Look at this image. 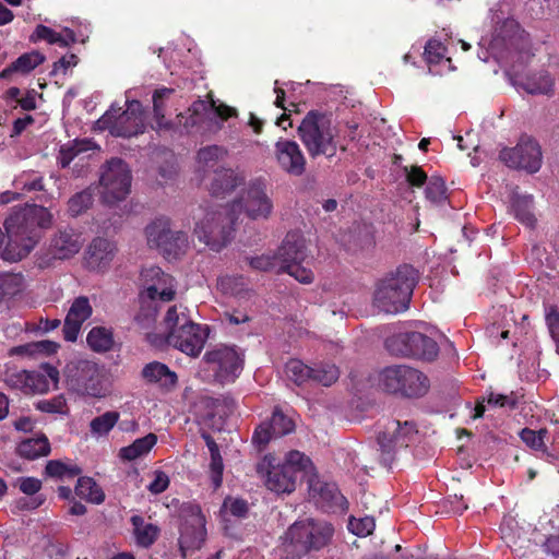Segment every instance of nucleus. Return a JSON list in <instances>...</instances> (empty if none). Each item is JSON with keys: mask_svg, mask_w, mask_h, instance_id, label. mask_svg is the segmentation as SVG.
Returning <instances> with one entry per match:
<instances>
[{"mask_svg": "<svg viewBox=\"0 0 559 559\" xmlns=\"http://www.w3.org/2000/svg\"><path fill=\"white\" fill-rule=\"evenodd\" d=\"M8 354L11 357H13V356L35 357L36 356L34 346H33V342L24 344V345L14 346L9 349Z\"/></svg>", "mask_w": 559, "mask_h": 559, "instance_id": "obj_64", "label": "nucleus"}, {"mask_svg": "<svg viewBox=\"0 0 559 559\" xmlns=\"http://www.w3.org/2000/svg\"><path fill=\"white\" fill-rule=\"evenodd\" d=\"M447 48L438 39H429L425 46L424 57L426 62L431 66L440 64L441 62H450V58H445Z\"/></svg>", "mask_w": 559, "mask_h": 559, "instance_id": "obj_43", "label": "nucleus"}, {"mask_svg": "<svg viewBox=\"0 0 559 559\" xmlns=\"http://www.w3.org/2000/svg\"><path fill=\"white\" fill-rule=\"evenodd\" d=\"M227 156V150L221 145H209L198 151L197 160L199 171L206 174L214 171V178L211 183V193L214 197L224 195L241 185L243 176L233 169L221 168L218 164Z\"/></svg>", "mask_w": 559, "mask_h": 559, "instance_id": "obj_8", "label": "nucleus"}, {"mask_svg": "<svg viewBox=\"0 0 559 559\" xmlns=\"http://www.w3.org/2000/svg\"><path fill=\"white\" fill-rule=\"evenodd\" d=\"M50 451V442L45 435L24 439L16 447L17 454L26 460H36L47 456Z\"/></svg>", "mask_w": 559, "mask_h": 559, "instance_id": "obj_30", "label": "nucleus"}, {"mask_svg": "<svg viewBox=\"0 0 559 559\" xmlns=\"http://www.w3.org/2000/svg\"><path fill=\"white\" fill-rule=\"evenodd\" d=\"M273 203L267 197L263 182H251L239 200L207 211L194 228V234L214 251L222 250L231 239L239 214L242 212L252 219L267 218Z\"/></svg>", "mask_w": 559, "mask_h": 559, "instance_id": "obj_1", "label": "nucleus"}, {"mask_svg": "<svg viewBox=\"0 0 559 559\" xmlns=\"http://www.w3.org/2000/svg\"><path fill=\"white\" fill-rule=\"evenodd\" d=\"M75 493L95 504H100L105 500V492L92 477H80L76 481Z\"/></svg>", "mask_w": 559, "mask_h": 559, "instance_id": "obj_34", "label": "nucleus"}, {"mask_svg": "<svg viewBox=\"0 0 559 559\" xmlns=\"http://www.w3.org/2000/svg\"><path fill=\"white\" fill-rule=\"evenodd\" d=\"M93 201L92 193L88 191H81L73 195L68 202V209L72 216L80 215L86 210Z\"/></svg>", "mask_w": 559, "mask_h": 559, "instance_id": "obj_52", "label": "nucleus"}, {"mask_svg": "<svg viewBox=\"0 0 559 559\" xmlns=\"http://www.w3.org/2000/svg\"><path fill=\"white\" fill-rule=\"evenodd\" d=\"M181 513L182 514H187V515H191L192 516V521L195 524H200L201 522H204V519H203V515H202V512H201V508L197 503H193V502L183 503L182 507H181Z\"/></svg>", "mask_w": 559, "mask_h": 559, "instance_id": "obj_60", "label": "nucleus"}, {"mask_svg": "<svg viewBox=\"0 0 559 559\" xmlns=\"http://www.w3.org/2000/svg\"><path fill=\"white\" fill-rule=\"evenodd\" d=\"M445 182L440 177H430L425 189L426 199L433 204H441L447 200Z\"/></svg>", "mask_w": 559, "mask_h": 559, "instance_id": "obj_44", "label": "nucleus"}, {"mask_svg": "<svg viewBox=\"0 0 559 559\" xmlns=\"http://www.w3.org/2000/svg\"><path fill=\"white\" fill-rule=\"evenodd\" d=\"M45 472L49 477L66 479L79 476L82 469L78 465H69L58 460H51L46 464Z\"/></svg>", "mask_w": 559, "mask_h": 559, "instance_id": "obj_41", "label": "nucleus"}, {"mask_svg": "<svg viewBox=\"0 0 559 559\" xmlns=\"http://www.w3.org/2000/svg\"><path fill=\"white\" fill-rule=\"evenodd\" d=\"M274 153L278 166L288 175L301 176L305 173L306 158L295 141L278 140L275 143Z\"/></svg>", "mask_w": 559, "mask_h": 559, "instance_id": "obj_21", "label": "nucleus"}, {"mask_svg": "<svg viewBox=\"0 0 559 559\" xmlns=\"http://www.w3.org/2000/svg\"><path fill=\"white\" fill-rule=\"evenodd\" d=\"M554 532L550 533L545 539L543 547L547 554H550L555 557L559 556V526L554 527Z\"/></svg>", "mask_w": 559, "mask_h": 559, "instance_id": "obj_59", "label": "nucleus"}, {"mask_svg": "<svg viewBox=\"0 0 559 559\" xmlns=\"http://www.w3.org/2000/svg\"><path fill=\"white\" fill-rule=\"evenodd\" d=\"M93 307L85 296L74 298L64 319L62 332L64 340L75 342L83 323L92 316Z\"/></svg>", "mask_w": 559, "mask_h": 559, "instance_id": "obj_24", "label": "nucleus"}, {"mask_svg": "<svg viewBox=\"0 0 559 559\" xmlns=\"http://www.w3.org/2000/svg\"><path fill=\"white\" fill-rule=\"evenodd\" d=\"M45 56L39 51H29L21 55L15 61L3 69L0 73L1 79H8L13 73L28 74L35 68L45 61Z\"/></svg>", "mask_w": 559, "mask_h": 559, "instance_id": "obj_29", "label": "nucleus"}, {"mask_svg": "<svg viewBox=\"0 0 559 559\" xmlns=\"http://www.w3.org/2000/svg\"><path fill=\"white\" fill-rule=\"evenodd\" d=\"M512 210L519 222L527 227H534L536 218L533 213L532 195H514L512 199Z\"/></svg>", "mask_w": 559, "mask_h": 559, "instance_id": "obj_35", "label": "nucleus"}, {"mask_svg": "<svg viewBox=\"0 0 559 559\" xmlns=\"http://www.w3.org/2000/svg\"><path fill=\"white\" fill-rule=\"evenodd\" d=\"M378 385L386 393L417 399L428 392L429 380L421 371L413 367L393 365L379 372Z\"/></svg>", "mask_w": 559, "mask_h": 559, "instance_id": "obj_7", "label": "nucleus"}, {"mask_svg": "<svg viewBox=\"0 0 559 559\" xmlns=\"http://www.w3.org/2000/svg\"><path fill=\"white\" fill-rule=\"evenodd\" d=\"M248 261H249L250 266L254 270L263 271V272L274 270L278 273H282V271H280V261H278L276 253L253 257V258L248 259Z\"/></svg>", "mask_w": 559, "mask_h": 559, "instance_id": "obj_49", "label": "nucleus"}, {"mask_svg": "<svg viewBox=\"0 0 559 559\" xmlns=\"http://www.w3.org/2000/svg\"><path fill=\"white\" fill-rule=\"evenodd\" d=\"M419 275L409 264H403L388 273L376 286L374 306L385 313L405 311L411 302Z\"/></svg>", "mask_w": 559, "mask_h": 559, "instance_id": "obj_3", "label": "nucleus"}, {"mask_svg": "<svg viewBox=\"0 0 559 559\" xmlns=\"http://www.w3.org/2000/svg\"><path fill=\"white\" fill-rule=\"evenodd\" d=\"M95 148L94 142L87 139L74 140L60 147L58 160L61 167H68L80 153Z\"/></svg>", "mask_w": 559, "mask_h": 559, "instance_id": "obj_36", "label": "nucleus"}, {"mask_svg": "<svg viewBox=\"0 0 559 559\" xmlns=\"http://www.w3.org/2000/svg\"><path fill=\"white\" fill-rule=\"evenodd\" d=\"M116 246L114 242L105 238H95L90 243L85 261L90 269L103 271L107 269L116 254Z\"/></svg>", "mask_w": 559, "mask_h": 559, "instance_id": "obj_26", "label": "nucleus"}, {"mask_svg": "<svg viewBox=\"0 0 559 559\" xmlns=\"http://www.w3.org/2000/svg\"><path fill=\"white\" fill-rule=\"evenodd\" d=\"M34 350L36 355L45 354L50 355L55 354L59 347L56 342L52 341H39L33 342Z\"/></svg>", "mask_w": 559, "mask_h": 559, "instance_id": "obj_61", "label": "nucleus"}, {"mask_svg": "<svg viewBox=\"0 0 559 559\" xmlns=\"http://www.w3.org/2000/svg\"><path fill=\"white\" fill-rule=\"evenodd\" d=\"M204 360L221 384L234 382L243 369L245 355L237 346L218 345L204 355Z\"/></svg>", "mask_w": 559, "mask_h": 559, "instance_id": "obj_11", "label": "nucleus"}, {"mask_svg": "<svg viewBox=\"0 0 559 559\" xmlns=\"http://www.w3.org/2000/svg\"><path fill=\"white\" fill-rule=\"evenodd\" d=\"M275 437H282L292 432L295 428L294 421L283 414L280 409H275L269 421Z\"/></svg>", "mask_w": 559, "mask_h": 559, "instance_id": "obj_45", "label": "nucleus"}, {"mask_svg": "<svg viewBox=\"0 0 559 559\" xmlns=\"http://www.w3.org/2000/svg\"><path fill=\"white\" fill-rule=\"evenodd\" d=\"M69 385L82 395L102 397L106 393L103 369L93 361L80 360L68 369Z\"/></svg>", "mask_w": 559, "mask_h": 559, "instance_id": "obj_15", "label": "nucleus"}, {"mask_svg": "<svg viewBox=\"0 0 559 559\" xmlns=\"http://www.w3.org/2000/svg\"><path fill=\"white\" fill-rule=\"evenodd\" d=\"M298 134L312 158L333 157L337 151L336 130L329 115L310 110L298 127Z\"/></svg>", "mask_w": 559, "mask_h": 559, "instance_id": "obj_6", "label": "nucleus"}, {"mask_svg": "<svg viewBox=\"0 0 559 559\" xmlns=\"http://www.w3.org/2000/svg\"><path fill=\"white\" fill-rule=\"evenodd\" d=\"M500 160L509 168L537 173L543 163L540 145L528 135H522L513 147H504L499 153Z\"/></svg>", "mask_w": 559, "mask_h": 559, "instance_id": "obj_14", "label": "nucleus"}, {"mask_svg": "<svg viewBox=\"0 0 559 559\" xmlns=\"http://www.w3.org/2000/svg\"><path fill=\"white\" fill-rule=\"evenodd\" d=\"M100 186L104 202L112 204L123 200L131 188V171L120 158L110 159L102 171Z\"/></svg>", "mask_w": 559, "mask_h": 559, "instance_id": "obj_16", "label": "nucleus"}, {"mask_svg": "<svg viewBox=\"0 0 559 559\" xmlns=\"http://www.w3.org/2000/svg\"><path fill=\"white\" fill-rule=\"evenodd\" d=\"M84 239L73 228L59 229L50 239L48 252L52 259L67 260L80 252Z\"/></svg>", "mask_w": 559, "mask_h": 559, "instance_id": "obj_23", "label": "nucleus"}, {"mask_svg": "<svg viewBox=\"0 0 559 559\" xmlns=\"http://www.w3.org/2000/svg\"><path fill=\"white\" fill-rule=\"evenodd\" d=\"M206 526H182L178 539L182 558L199 550L206 539Z\"/></svg>", "mask_w": 559, "mask_h": 559, "instance_id": "obj_27", "label": "nucleus"}, {"mask_svg": "<svg viewBox=\"0 0 559 559\" xmlns=\"http://www.w3.org/2000/svg\"><path fill=\"white\" fill-rule=\"evenodd\" d=\"M120 108L111 107L97 121L96 129L109 130L114 136L131 138L144 132V111L139 100H131L127 109L118 114Z\"/></svg>", "mask_w": 559, "mask_h": 559, "instance_id": "obj_10", "label": "nucleus"}, {"mask_svg": "<svg viewBox=\"0 0 559 559\" xmlns=\"http://www.w3.org/2000/svg\"><path fill=\"white\" fill-rule=\"evenodd\" d=\"M150 247L159 249L167 257H177L188 245L187 234L174 233L169 226V219L159 217L153 221L145 229Z\"/></svg>", "mask_w": 559, "mask_h": 559, "instance_id": "obj_17", "label": "nucleus"}, {"mask_svg": "<svg viewBox=\"0 0 559 559\" xmlns=\"http://www.w3.org/2000/svg\"><path fill=\"white\" fill-rule=\"evenodd\" d=\"M52 224L51 213L37 204L14 207L4 221L8 243L1 252L3 260L17 262L26 258L41 238V229Z\"/></svg>", "mask_w": 559, "mask_h": 559, "instance_id": "obj_2", "label": "nucleus"}, {"mask_svg": "<svg viewBox=\"0 0 559 559\" xmlns=\"http://www.w3.org/2000/svg\"><path fill=\"white\" fill-rule=\"evenodd\" d=\"M312 367L305 365L299 359H290L285 365V373L287 378L298 386L311 383Z\"/></svg>", "mask_w": 559, "mask_h": 559, "instance_id": "obj_38", "label": "nucleus"}, {"mask_svg": "<svg viewBox=\"0 0 559 559\" xmlns=\"http://www.w3.org/2000/svg\"><path fill=\"white\" fill-rule=\"evenodd\" d=\"M14 185L23 191H40L44 189L43 178L35 173L23 174L15 179Z\"/></svg>", "mask_w": 559, "mask_h": 559, "instance_id": "obj_51", "label": "nucleus"}, {"mask_svg": "<svg viewBox=\"0 0 559 559\" xmlns=\"http://www.w3.org/2000/svg\"><path fill=\"white\" fill-rule=\"evenodd\" d=\"M45 499L40 497L21 498L16 501V508L20 510H34L44 503Z\"/></svg>", "mask_w": 559, "mask_h": 559, "instance_id": "obj_62", "label": "nucleus"}, {"mask_svg": "<svg viewBox=\"0 0 559 559\" xmlns=\"http://www.w3.org/2000/svg\"><path fill=\"white\" fill-rule=\"evenodd\" d=\"M340 377L338 368L333 364H321L311 371V383L321 384L323 386H330Z\"/></svg>", "mask_w": 559, "mask_h": 559, "instance_id": "obj_40", "label": "nucleus"}, {"mask_svg": "<svg viewBox=\"0 0 559 559\" xmlns=\"http://www.w3.org/2000/svg\"><path fill=\"white\" fill-rule=\"evenodd\" d=\"M133 535L140 547L148 548L159 535L158 526H134Z\"/></svg>", "mask_w": 559, "mask_h": 559, "instance_id": "obj_48", "label": "nucleus"}, {"mask_svg": "<svg viewBox=\"0 0 559 559\" xmlns=\"http://www.w3.org/2000/svg\"><path fill=\"white\" fill-rule=\"evenodd\" d=\"M44 372L13 370L4 374V383L10 389L19 390L24 394H43L49 391L50 386L56 388L59 381L57 368L45 365Z\"/></svg>", "mask_w": 559, "mask_h": 559, "instance_id": "obj_12", "label": "nucleus"}, {"mask_svg": "<svg viewBox=\"0 0 559 559\" xmlns=\"http://www.w3.org/2000/svg\"><path fill=\"white\" fill-rule=\"evenodd\" d=\"M272 454L264 455L257 472L264 478L266 488L277 495L292 493L296 489L297 473H310L313 464L305 453L292 450L283 463H276Z\"/></svg>", "mask_w": 559, "mask_h": 559, "instance_id": "obj_4", "label": "nucleus"}, {"mask_svg": "<svg viewBox=\"0 0 559 559\" xmlns=\"http://www.w3.org/2000/svg\"><path fill=\"white\" fill-rule=\"evenodd\" d=\"M16 485L27 496H34L41 488V481L35 477H20L16 479Z\"/></svg>", "mask_w": 559, "mask_h": 559, "instance_id": "obj_56", "label": "nucleus"}, {"mask_svg": "<svg viewBox=\"0 0 559 559\" xmlns=\"http://www.w3.org/2000/svg\"><path fill=\"white\" fill-rule=\"evenodd\" d=\"M143 292L141 298H147L151 301L159 299L170 301L175 298V280L166 274L158 266L145 267L141 272Z\"/></svg>", "mask_w": 559, "mask_h": 559, "instance_id": "obj_19", "label": "nucleus"}, {"mask_svg": "<svg viewBox=\"0 0 559 559\" xmlns=\"http://www.w3.org/2000/svg\"><path fill=\"white\" fill-rule=\"evenodd\" d=\"M173 93H174V90L167 88V87L158 88L154 92L153 110H154L156 128L159 130L171 128V123L165 120L164 99L167 98Z\"/></svg>", "mask_w": 559, "mask_h": 559, "instance_id": "obj_39", "label": "nucleus"}, {"mask_svg": "<svg viewBox=\"0 0 559 559\" xmlns=\"http://www.w3.org/2000/svg\"><path fill=\"white\" fill-rule=\"evenodd\" d=\"M86 343L95 353H107L115 344L114 331L106 326H94L87 333Z\"/></svg>", "mask_w": 559, "mask_h": 559, "instance_id": "obj_33", "label": "nucleus"}, {"mask_svg": "<svg viewBox=\"0 0 559 559\" xmlns=\"http://www.w3.org/2000/svg\"><path fill=\"white\" fill-rule=\"evenodd\" d=\"M168 345L191 357H198L209 337L207 328L190 320L186 308L173 306L165 317Z\"/></svg>", "mask_w": 559, "mask_h": 559, "instance_id": "obj_5", "label": "nucleus"}, {"mask_svg": "<svg viewBox=\"0 0 559 559\" xmlns=\"http://www.w3.org/2000/svg\"><path fill=\"white\" fill-rule=\"evenodd\" d=\"M224 463L221 454L212 455L210 463V477L213 487L217 489L223 483Z\"/></svg>", "mask_w": 559, "mask_h": 559, "instance_id": "obj_53", "label": "nucleus"}, {"mask_svg": "<svg viewBox=\"0 0 559 559\" xmlns=\"http://www.w3.org/2000/svg\"><path fill=\"white\" fill-rule=\"evenodd\" d=\"M514 84L530 94L550 95L554 93L555 80L547 71H539L524 80H514Z\"/></svg>", "mask_w": 559, "mask_h": 559, "instance_id": "obj_28", "label": "nucleus"}, {"mask_svg": "<svg viewBox=\"0 0 559 559\" xmlns=\"http://www.w3.org/2000/svg\"><path fill=\"white\" fill-rule=\"evenodd\" d=\"M120 414L116 411H108L93 418L90 423V431L95 437L107 436L118 424Z\"/></svg>", "mask_w": 559, "mask_h": 559, "instance_id": "obj_37", "label": "nucleus"}, {"mask_svg": "<svg viewBox=\"0 0 559 559\" xmlns=\"http://www.w3.org/2000/svg\"><path fill=\"white\" fill-rule=\"evenodd\" d=\"M519 403V395L515 392L509 394H501L496 392H489L486 396V404L492 407H504L514 409Z\"/></svg>", "mask_w": 559, "mask_h": 559, "instance_id": "obj_47", "label": "nucleus"}, {"mask_svg": "<svg viewBox=\"0 0 559 559\" xmlns=\"http://www.w3.org/2000/svg\"><path fill=\"white\" fill-rule=\"evenodd\" d=\"M309 496L323 512L344 514L348 510L347 499L340 492L334 483L310 478Z\"/></svg>", "mask_w": 559, "mask_h": 559, "instance_id": "obj_18", "label": "nucleus"}, {"mask_svg": "<svg viewBox=\"0 0 559 559\" xmlns=\"http://www.w3.org/2000/svg\"><path fill=\"white\" fill-rule=\"evenodd\" d=\"M404 170L407 182L413 187H421L428 179L427 174L419 166L405 167Z\"/></svg>", "mask_w": 559, "mask_h": 559, "instance_id": "obj_58", "label": "nucleus"}, {"mask_svg": "<svg viewBox=\"0 0 559 559\" xmlns=\"http://www.w3.org/2000/svg\"><path fill=\"white\" fill-rule=\"evenodd\" d=\"M389 352L394 355L433 360L439 353L435 340L420 332H406L393 335L385 341Z\"/></svg>", "mask_w": 559, "mask_h": 559, "instance_id": "obj_13", "label": "nucleus"}, {"mask_svg": "<svg viewBox=\"0 0 559 559\" xmlns=\"http://www.w3.org/2000/svg\"><path fill=\"white\" fill-rule=\"evenodd\" d=\"M141 377L145 383L156 386L164 393L174 391L178 384L177 373L159 361L146 364L141 371Z\"/></svg>", "mask_w": 559, "mask_h": 559, "instance_id": "obj_25", "label": "nucleus"}, {"mask_svg": "<svg viewBox=\"0 0 559 559\" xmlns=\"http://www.w3.org/2000/svg\"><path fill=\"white\" fill-rule=\"evenodd\" d=\"M416 433V425L413 421L402 423L392 419L385 430L379 433L378 442L384 452L390 453L395 447H408Z\"/></svg>", "mask_w": 559, "mask_h": 559, "instance_id": "obj_22", "label": "nucleus"}, {"mask_svg": "<svg viewBox=\"0 0 559 559\" xmlns=\"http://www.w3.org/2000/svg\"><path fill=\"white\" fill-rule=\"evenodd\" d=\"M157 443V436L155 433H147L146 436L134 440L131 444L122 447L119 450L118 456L122 461L131 462L136 459L147 455Z\"/></svg>", "mask_w": 559, "mask_h": 559, "instance_id": "obj_31", "label": "nucleus"}, {"mask_svg": "<svg viewBox=\"0 0 559 559\" xmlns=\"http://www.w3.org/2000/svg\"><path fill=\"white\" fill-rule=\"evenodd\" d=\"M221 512L235 518H245L248 513V503L243 499L227 497L222 506Z\"/></svg>", "mask_w": 559, "mask_h": 559, "instance_id": "obj_50", "label": "nucleus"}, {"mask_svg": "<svg viewBox=\"0 0 559 559\" xmlns=\"http://www.w3.org/2000/svg\"><path fill=\"white\" fill-rule=\"evenodd\" d=\"M35 408L48 414H67L69 408L63 395L53 396L50 400H40L35 403Z\"/></svg>", "mask_w": 559, "mask_h": 559, "instance_id": "obj_46", "label": "nucleus"}, {"mask_svg": "<svg viewBox=\"0 0 559 559\" xmlns=\"http://www.w3.org/2000/svg\"><path fill=\"white\" fill-rule=\"evenodd\" d=\"M548 435V430L546 428H542L539 430H533L531 428H523L519 432V437L528 447L534 451L546 452V443L545 439Z\"/></svg>", "mask_w": 559, "mask_h": 559, "instance_id": "obj_42", "label": "nucleus"}, {"mask_svg": "<svg viewBox=\"0 0 559 559\" xmlns=\"http://www.w3.org/2000/svg\"><path fill=\"white\" fill-rule=\"evenodd\" d=\"M272 438H276L269 423L259 425L252 436V442L258 447H265Z\"/></svg>", "mask_w": 559, "mask_h": 559, "instance_id": "obj_55", "label": "nucleus"}, {"mask_svg": "<svg viewBox=\"0 0 559 559\" xmlns=\"http://www.w3.org/2000/svg\"><path fill=\"white\" fill-rule=\"evenodd\" d=\"M546 323L549 329L550 335L557 345V353L559 354V308L550 307L546 313Z\"/></svg>", "mask_w": 559, "mask_h": 559, "instance_id": "obj_54", "label": "nucleus"}, {"mask_svg": "<svg viewBox=\"0 0 559 559\" xmlns=\"http://www.w3.org/2000/svg\"><path fill=\"white\" fill-rule=\"evenodd\" d=\"M276 255L280 261V271L289 274L302 284L312 283L313 272L302 264L307 259V248L306 240L300 233H287Z\"/></svg>", "mask_w": 559, "mask_h": 559, "instance_id": "obj_9", "label": "nucleus"}, {"mask_svg": "<svg viewBox=\"0 0 559 559\" xmlns=\"http://www.w3.org/2000/svg\"><path fill=\"white\" fill-rule=\"evenodd\" d=\"M78 63V57L73 53L63 56L53 64V73H57L59 70H62L63 73L67 72L69 68H72L76 66Z\"/></svg>", "mask_w": 559, "mask_h": 559, "instance_id": "obj_63", "label": "nucleus"}, {"mask_svg": "<svg viewBox=\"0 0 559 559\" xmlns=\"http://www.w3.org/2000/svg\"><path fill=\"white\" fill-rule=\"evenodd\" d=\"M169 486V477L166 473L163 471H155L154 472V479L153 481L147 486V489L154 493L158 495L164 492Z\"/></svg>", "mask_w": 559, "mask_h": 559, "instance_id": "obj_57", "label": "nucleus"}, {"mask_svg": "<svg viewBox=\"0 0 559 559\" xmlns=\"http://www.w3.org/2000/svg\"><path fill=\"white\" fill-rule=\"evenodd\" d=\"M31 41L45 40L48 44H56L60 47H68L75 43V34L73 31L66 28L63 33H58L52 28L45 25H37L35 31L29 37Z\"/></svg>", "mask_w": 559, "mask_h": 559, "instance_id": "obj_32", "label": "nucleus"}, {"mask_svg": "<svg viewBox=\"0 0 559 559\" xmlns=\"http://www.w3.org/2000/svg\"><path fill=\"white\" fill-rule=\"evenodd\" d=\"M210 110H214L215 115L222 120H227L228 118L236 115V109L225 104L216 105L214 99H211V102L198 99L193 102L188 109L189 117H178L179 123L183 126V129L187 132H192L193 129L199 128V126L203 122L204 116Z\"/></svg>", "mask_w": 559, "mask_h": 559, "instance_id": "obj_20", "label": "nucleus"}]
</instances>
